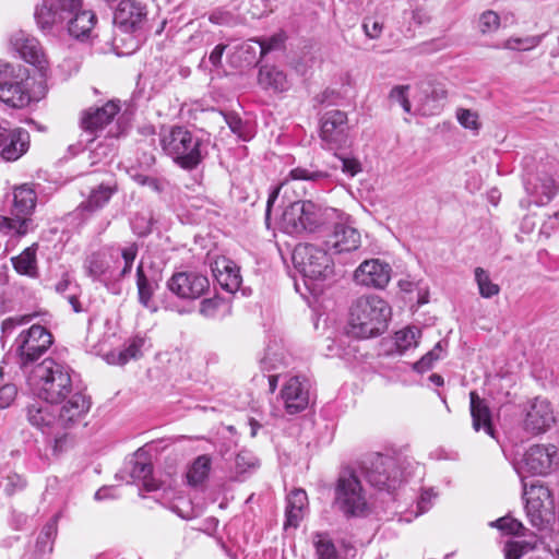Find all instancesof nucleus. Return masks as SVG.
Listing matches in <instances>:
<instances>
[{"instance_id": "obj_23", "label": "nucleus", "mask_w": 559, "mask_h": 559, "mask_svg": "<svg viewBox=\"0 0 559 559\" xmlns=\"http://www.w3.org/2000/svg\"><path fill=\"white\" fill-rule=\"evenodd\" d=\"M326 246L334 253L356 251L361 245L360 233L348 223L338 222L326 238Z\"/></svg>"}, {"instance_id": "obj_38", "label": "nucleus", "mask_w": 559, "mask_h": 559, "mask_svg": "<svg viewBox=\"0 0 559 559\" xmlns=\"http://www.w3.org/2000/svg\"><path fill=\"white\" fill-rule=\"evenodd\" d=\"M210 471L211 457L205 454L198 456L187 473L189 485L198 486L202 484L207 478Z\"/></svg>"}, {"instance_id": "obj_47", "label": "nucleus", "mask_w": 559, "mask_h": 559, "mask_svg": "<svg viewBox=\"0 0 559 559\" xmlns=\"http://www.w3.org/2000/svg\"><path fill=\"white\" fill-rule=\"evenodd\" d=\"M491 526L511 535H524L523 524L510 516H503L491 523Z\"/></svg>"}, {"instance_id": "obj_40", "label": "nucleus", "mask_w": 559, "mask_h": 559, "mask_svg": "<svg viewBox=\"0 0 559 559\" xmlns=\"http://www.w3.org/2000/svg\"><path fill=\"white\" fill-rule=\"evenodd\" d=\"M145 345V337L134 336L130 338L126 344L124 348L118 353V359L116 360L119 365H124L131 359H138L142 356V348Z\"/></svg>"}, {"instance_id": "obj_56", "label": "nucleus", "mask_w": 559, "mask_h": 559, "mask_svg": "<svg viewBox=\"0 0 559 559\" xmlns=\"http://www.w3.org/2000/svg\"><path fill=\"white\" fill-rule=\"evenodd\" d=\"M528 545L523 542H510L504 547L506 559H520L527 550Z\"/></svg>"}, {"instance_id": "obj_43", "label": "nucleus", "mask_w": 559, "mask_h": 559, "mask_svg": "<svg viewBox=\"0 0 559 559\" xmlns=\"http://www.w3.org/2000/svg\"><path fill=\"white\" fill-rule=\"evenodd\" d=\"M57 535V522L50 520L41 530L36 546L40 552H49L52 550V542Z\"/></svg>"}, {"instance_id": "obj_14", "label": "nucleus", "mask_w": 559, "mask_h": 559, "mask_svg": "<svg viewBox=\"0 0 559 559\" xmlns=\"http://www.w3.org/2000/svg\"><path fill=\"white\" fill-rule=\"evenodd\" d=\"M167 288L181 299H198L209 290L210 282L198 271H181L171 275Z\"/></svg>"}, {"instance_id": "obj_27", "label": "nucleus", "mask_w": 559, "mask_h": 559, "mask_svg": "<svg viewBox=\"0 0 559 559\" xmlns=\"http://www.w3.org/2000/svg\"><path fill=\"white\" fill-rule=\"evenodd\" d=\"M158 286L159 277L156 274H146L143 262H140L136 266L138 298L139 302L151 311L157 310L153 297L155 292L158 289Z\"/></svg>"}, {"instance_id": "obj_19", "label": "nucleus", "mask_w": 559, "mask_h": 559, "mask_svg": "<svg viewBox=\"0 0 559 559\" xmlns=\"http://www.w3.org/2000/svg\"><path fill=\"white\" fill-rule=\"evenodd\" d=\"M29 147V134L22 128L0 126V157L5 162L17 160Z\"/></svg>"}, {"instance_id": "obj_60", "label": "nucleus", "mask_w": 559, "mask_h": 559, "mask_svg": "<svg viewBox=\"0 0 559 559\" xmlns=\"http://www.w3.org/2000/svg\"><path fill=\"white\" fill-rule=\"evenodd\" d=\"M432 497H435V495L430 489L424 490L421 492L418 504H417L419 513H424L430 508V502H431Z\"/></svg>"}, {"instance_id": "obj_62", "label": "nucleus", "mask_w": 559, "mask_h": 559, "mask_svg": "<svg viewBox=\"0 0 559 559\" xmlns=\"http://www.w3.org/2000/svg\"><path fill=\"white\" fill-rule=\"evenodd\" d=\"M412 20L417 24V25H424L426 23H428L430 21V15L429 13L424 10V9H415L413 12H412Z\"/></svg>"}, {"instance_id": "obj_32", "label": "nucleus", "mask_w": 559, "mask_h": 559, "mask_svg": "<svg viewBox=\"0 0 559 559\" xmlns=\"http://www.w3.org/2000/svg\"><path fill=\"white\" fill-rule=\"evenodd\" d=\"M37 245L33 243L31 247L24 249L19 255L12 258L14 270L21 275L36 277L38 274L37 269Z\"/></svg>"}, {"instance_id": "obj_61", "label": "nucleus", "mask_w": 559, "mask_h": 559, "mask_svg": "<svg viewBox=\"0 0 559 559\" xmlns=\"http://www.w3.org/2000/svg\"><path fill=\"white\" fill-rule=\"evenodd\" d=\"M167 186V182L163 179L156 178V177H150V179H146V186L148 189L156 193L164 192L165 188Z\"/></svg>"}, {"instance_id": "obj_35", "label": "nucleus", "mask_w": 559, "mask_h": 559, "mask_svg": "<svg viewBox=\"0 0 559 559\" xmlns=\"http://www.w3.org/2000/svg\"><path fill=\"white\" fill-rule=\"evenodd\" d=\"M525 501L526 515L531 524L537 528H543L555 506H548L535 499H525Z\"/></svg>"}, {"instance_id": "obj_36", "label": "nucleus", "mask_w": 559, "mask_h": 559, "mask_svg": "<svg viewBox=\"0 0 559 559\" xmlns=\"http://www.w3.org/2000/svg\"><path fill=\"white\" fill-rule=\"evenodd\" d=\"M259 83L264 87L273 88L276 92H283L288 87L284 72L274 67H263L260 69Z\"/></svg>"}, {"instance_id": "obj_42", "label": "nucleus", "mask_w": 559, "mask_h": 559, "mask_svg": "<svg viewBox=\"0 0 559 559\" xmlns=\"http://www.w3.org/2000/svg\"><path fill=\"white\" fill-rule=\"evenodd\" d=\"M544 35H534L526 37H510L503 44V48L510 50H520L526 51L537 47L542 40Z\"/></svg>"}, {"instance_id": "obj_33", "label": "nucleus", "mask_w": 559, "mask_h": 559, "mask_svg": "<svg viewBox=\"0 0 559 559\" xmlns=\"http://www.w3.org/2000/svg\"><path fill=\"white\" fill-rule=\"evenodd\" d=\"M153 465L150 462L133 461L130 468V477L134 481H142L146 491H155L160 484L152 477Z\"/></svg>"}, {"instance_id": "obj_9", "label": "nucleus", "mask_w": 559, "mask_h": 559, "mask_svg": "<svg viewBox=\"0 0 559 559\" xmlns=\"http://www.w3.org/2000/svg\"><path fill=\"white\" fill-rule=\"evenodd\" d=\"M367 481L380 490H394L402 481V471L397 459L373 453L361 464Z\"/></svg>"}, {"instance_id": "obj_31", "label": "nucleus", "mask_w": 559, "mask_h": 559, "mask_svg": "<svg viewBox=\"0 0 559 559\" xmlns=\"http://www.w3.org/2000/svg\"><path fill=\"white\" fill-rule=\"evenodd\" d=\"M527 192L536 197L537 204H547L557 193L558 185L551 176L543 175L536 178V182L532 185L530 181L525 183Z\"/></svg>"}, {"instance_id": "obj_18", "label": "nucleus", "mask_w": 559, "mask_h": 559, "mask_svg": "<svg viewBox=\"0 0 559 559\" xmlns=\"http://www.w3.org/2000/svg\"><path fill=\"white\" fill-rule=\"evenodd\" d=\"M554 424V411L548 400L535 397L528 403L523 421L526 432L537 436L546 432Z\"/></svg>"}, {"instance_id": "obj_11", "label": "nucleus", "mask_w": 559, "mask_h": 559, "mask_svg": "<svg viewBox=\"0 0 559 559\" xmlns=\"http://www.w3.org/2000/svg\"><path fill=\"white\" fill-rule=\"evenodd\" d=\"M52 342L51 333L39 324H33L23 330L15 340L21 364L27 365L39 359L50 348Z\"/></svg>"}, {"instance_id": "obj_63", "label": "nucleus", "mask_w": 559, "mask_h": 559, "mask_svg": "<svg viewBox=\"0 0 559 559\" xmlns=\"http://www.w3.org/2000/svg\"><path fill=\"white\" fill-rule=\"evenodd\" d=\"M282 44V40L277 37H272L267 40L260 41L261 53L265 55L266 52L276 49Z\"/></svg>"}, {"instance_id": "obj_4", "label": "nucleus", "mask_w": 559, "mask_h": 559, "mask_svg": "<svg viewBox=\"0 0 559 559\" xmlns=\"http://www.w3.org/2000/svg\"><path fill=\"white\" fill-rule=\"evenodd\" d=\"M391 314V307L381 297L361 296L350 308L348 334L358 338L378 336L386 330Z\"/></svg>"}, {"instance_id": "obj_5", "label": "nucleus", "mask_w": 559, "mask_h": 559, "mask_svg": "<svg viewBox=\"0 0 559 559\" xmlns=\"http://www.w3.org/2000/svg\"><path fill=\"white\" fill-rule=\"evenodd\" d=\"M293 263L302 275L307 289L317 295L322 292L321 282L333 275V262L328 252L311 243H299L293 251Z\"/></svg>"}, {"instance_id": "obj_20", "label": "nucleus", "mask_w": 559, "mask_h": 559, "mask_svg": "<svg viewBox=\"0 0 559 559\" xmlns=\"http://www.w3.org/2000/svg\"><path fill=\"white\" fill-rule=\"evenodd\" d=\"M147 11L138 0H121L115 11L114 22L123 32H136L146 21Z\"/></svg>"}, {"instance_id": "obj_55", "label": "nucleus", "mask_w": 559, "mask_h": 559, "mask_svg": "<svg viewBox=\"0 0 559 559\" xmlns=\"http://www.w3.org/2000/svg\"><path fill=\"white\" fill-rule=\"evenodd\" d=\"M336 157L341 160V168L345 175L354 177L362 170L361 164L357 158L338 155H336Z\"/></svg>"}, {"instance_id": "obj_51", "label": "nucleus", "mask_w": 559, "mask_h": 559, "mask_svg": "<svg viewBox=\"0 0 559 559\" xmlns=\"http://www.w3.org/2000/svg\"><path fill=\"white\" fill-rule=\"evenodd\" d=\"M362 31L365 35L370 39H377L381 36L383 31V23L380 21L373 19V17H366L362 22Z\"/></svg>"}, {"instance_id": "obj_24", "label": "nucleus", "mask_w": 559, "mask_h": 559, "mask_svg": "<svg viewBox=\"0 0 559 559\" xmlns=\"http://www.w3.org/2000/svg\"><path fill=\"white\" fill-rule=\"evenodd\" d=\"M211 269L214 278L218 285L227 293H236L242 283L239 266L226 257H217L212 263Z\"/></svg>"}, {"instance_id": "obj_8", "label": "nucleus", "mask_w": 559, "mask_h": 559, "mask_svg": "<svg viewBox=\"0 0 559 559\" xmlns=\"http://www.w3.org/2000/svg\"><path fill=\"white\" fill-rule=\"evenodd\" d=\"M80 0H40L34 8L37 28L47 36H57L64 31L66 20L78 9Z\"/></svg>"}, {"instance_id": "obj_57", "label": "nucleus", "mask_w": 559, "mask_h": 559, "mask_svg": "<svg viewBox=\"0 0 559 559\" xmlns=\"http://www.w3.org/2000/svg\"><path fill=\"white\" fill-rule=\"evenodd\" d=\"M219 307L216 298H205L200 304L199 312L205 318H214Z\"/></svg>"}, {"instance_id": "obj_28", "label": "nucleus", "mask_w": 559, "mask_h": 559, "mask_svg": "<svg viewBox=\"0 0 559 559\" xmlns=\"http://www.w3.org/2000/svg\"><path fill=\"white\" fill-rule=\"evenodd\" d=\"M469 400L474 430L479 431L484 429L488 436L496 438L495 429L491 425V413L486 401L480 399L475 391L469 392Z\"/></svg>"}, {"instance_id": "obj_45", "label": "nucleus", "mask_w": 559, "mask_h": 559, "mask_svg": "<svg viewBox=\"0 0 559 559\" xmlns=\"http://www.w3.org/2000/svg\"><path fill=\"white\" fill-rule=\"evenodd\" d=\"M443 352V343L438 342L435 347L424 355L418 361L414 364V370L425 372L429 370L433 362L441 358Z\"/></svg>"}, {"instance_id": "obj_39", "label": "nucleus", "mask_w": 559, "mask_h": 559, "mask_svg": "<svg viewBox=\"0 0 559 559\" xmlns=\"http://www.w3.org/2000/svg\"><path fill=\"white\" fill-rule=\"evenodd\" d=\"M474 276L483 298L489 299L499 295L500 286L491 281L488 271L478 266L474 270Z\"/></svg>"}, {"instance_id": "obj_10", "label": "nucleus", "mask_w": 559, "mask_h": 559, "mask_svg": "<svg viewBox=\"0 0 559 559\" xmlns=\"http://www.w3.org/2000/svg\"><path fill=\"white\" fill-rule=\"evenodd\" d=\"M322 224L321 209L311 201H297L285 207L280 225L289 235L316 231Z\"/></svg>"}, {"instance_id": "obj_17", "label": "nucleus", "mask_w": 559, "mask_h": 559, "mask_svg": "<svg viewBox=\"0 0 559 559\" xmlns=\"http://www.w3.org/2000/svg\"><path fill=\"white\" fill-rule=\"evenodd\" d=\"M392 267L380 259L365 260L354 272V282L357 285L383 289L391 280Z\"/></svg>"}, {"instance_id": "obj_16", "label": "nucleus", "mask_w": 559, "mask_h": 559, "mask_svg": "<svg viewBox=\"0 0 559 559\" xmlns=\"http://www.w3.org/2000/svg\"><path fill=\"white\" fill-rule=\"evenodd\" d=\"M12 49L27 63L34 66L43 74L48 69V60L39 40L23 31L15 32L10 37Z\"/></svg>"}, {"instance_id": "obj_49", "label": "nucleus", "mask_w": 559, "mask_h": 559, "mask_svg": "<svg viewBox=\"0 0 559 559\" xmlns=\"http://www.w3.org/2000/svg\"><path fill=\"white\" fill-rule=\"evenodd\" d=\"M408 91L409 85H396L394 86L389 94V99L391 103H397L402 106L403 110L407 114L411 112V102L408 99Z\"/></svg>"}, {"instance_id": "obj_59", "label": "nucleus", "mask_w": 559, "mask_h": 559, "mask_svg": "<svg viewBox=\"0 0 559 559\" xmlns=\"http://www.w3.org/2000/svg\"><path fill=\"white\" fill-rule=\"evenodd\" d=\"M227 48L226 45L224 44H218L214 47V49L212 50V52L210 53L209 56V60L210 62L214 66V67H219L222 64V57H223V53L225 51V49Z\"/></svg>"}, {"instance_id": "obj_7", "label": "nucleus", "mask_w": 559, "mask_h": 559, "mask_svg": "<svg viewBox=\"0 0 559 559\" xmlns=\"http://www.w3.org/2000/svg\"><path fill=\"white\" fill-rule=\"evenodd\" d=\"M36 193L27 185L16 187L13 191V200L10 216L0 215V231L5 235H26L32 226V214L36 206Z\"/></svg>"}, {"instance_id": "obj_29", "label": "nucleus", "mask_w": 559, "mask_h": 559, "mask_svg": "<svg viewBox=\"0 0 559 559\" xmlns=\"http://www.w3.org/2000/svg\"><path fill=\"white\" fill-rule=\"evenodd\" d=\"M308 506V496L304 489H294L287 497L286 504V520L284 522V528L298 527L300 521L304 518L305 509Z\"/></svg>"}, {"instance_id": "obj_34", "label": "nucleus", "mask_w": 559, "mask_h": 559, "mask_svg": "<svg viewBox=\"0 0 559 559\" xmlns=\"http://www.w3.org/2000/svg\"><path fill=\"white\" fill-rule=\"evenodd\" d=\"M316 559H340V552L328 533L312 534Z\"/></svg>"}, {"instance_id": "obj_37", "label": "nucleus", "mask_w": 559, "mask_h": 559, "mask_svg": "<svg viewBox=\"0 0 559 559\" xmlns=\"http://www.w3.org/2000/svg\"><path fill=\"white\" fill-rule=\"evenodd\" d=\"M257 467L258 460L253 453L248 450H241L235 457L231 479L242 481L246 478V474L254 471Z\"/></svg>"}, {"instance_id": "obj_64", "label": "nucleus", "mask_w": 559, "mask_h": 559, "mask_svg": "<svg viewBox=\"0 0 559 559\" xmlns=\"http://www.w3.org/2000/svg\"><path fill=\"white\" fill-rule=\"evenodd\" d=\"M229 19V15L227 12L224 11H213L209 15V21L213 24H225Z\"/></svg>"}, {"instance_id": "obj_26", "label": "nucleus", "mask_w": 559, "mask_h": 559, "mask_svg": "<svg viewBox=\"0 0 559 559\" xmlns=\"http://www.w3.org/2000/svg\"><path fill=\"white\" fill-rule=\"evenodd\" d=\"M116 190V187L103 183L97 188H94L88 198L81 202V204L75 209L72 214L73 217L80 219L81 223H84L109 202Z\"/></svg>"}, {"instance_id": "obj_3", "label": "nucleus", "mask_w": 559, "mask_h": 559, "mask_svg": "<svg viewBox=\"0 0 559 559\" xmlns=\"http://www.w3.org/2000/svg\"><path fill=\"white\" fill-rule=\"evenodd\" d=\"M163 153L183 170L197 169L209 154V139L183 126H173L159 136Z\"/></svg>"}, {"instance_id": "obj_50", "label": "nucleus", "mask_w": 559, "mask_h": 559, "mask_svg": "<svg viewBox=\"0 0 559 559\" xmlns=\"http://www.w3.org/2000/svg\"><path fill=\"white\" fill-rule=\"evenodd\" d=\"M25 486L26 481L24 478L15 473H11L4 478L3 488L8 496H12L24 489Z\"/></svg>"}, {"instance_id": "obj_2", "label": "nucleus", "mask_w": 559, "mask_h": 559, "mask_svg": "<svg viewBox=\"0 0 559 559\" xmlns=\"http://www.w3.org/2000/svg\"><path fill=\"white\" fill-rule=\"evenodd\" d=\"M135 242L123 247L111 245L88 254L83 263L85 274L111 294H118V283L130 275L138 255Z\"/></svg>"}, {"instance_id": "obj_54", "label": "nucleus", "mask_w": 559, "mask_h": 559, "mask_svg": "<svg viewBox=\"0 0 559 559\" xmlns=\"http://www.w3.org/2000/svg\"><path fill=\"white\" fill-rule=\"evenodd\" d=\"M17 395V388L13 383H5L0 386V408L9 407Z\"/></svg>"}, {"instance_id": "obj_13", "label": "nucleus", "mask_w": 559, "mask_h": 559, "mask_svg": "<svg viewBox=\"0 0 559 559\" xmlns=\"http://www.w3.org/2000/svg\"><path fill=\"white\" fill-rule=\"evenodd\" d=\"M0 100L13 108H23L31 102L27 83L13 78L10 63L0 60Z\"/></svg>"}, {"instance_id": "obj_41", "label": "nucleus", "mask_w": 559, "mask_h": 559, "mask_svg": "<svg viewBox=\"0 0 559 559\" xmlns=\"http://www.w3.org/2000/svg\"><path fill=\"white\" fill-rule=\"evenodd\" d=\"M522 483L525 499H535L538 502H544L548 506H555L551 491L548 487L544 486L538 480L533 481L530 487H527V484L524 480Z\"/></svg>"}, {"instance_id": "obj_12", "label": "nucleus", "mask_w": 559, "mask_h": 559, "mask_svg": "<svg viewBox=\"0 0 559 559\" xmlns=\"http://www.w3.org/2000/svg\"><path fill=\"white\" fill-rule=\"evenodd\" d=\"M348 119L347 114L333 109L321 117L320 139L326 150H341L348 145Z\"/></svg>"}, {"instance_id": "obj_48", "label": "nucleus", "mask_w": 559, "mask_h": 559, "mask_svg": "<svg viewBox=\"0 0 559 559\" xmlns=\"http://www.w3.org/2000/svg\"><path fill=\"white\" fill-rule=\"evenodd\" d=\"M499 26L500 17L496 12L488 10L480 14L478 20V29L481 34L496 32Z\"/></svg>"}, {"instance_id": "obj_30", "label": "nucleus", "mask_w": 559, "mask_h": 559, "mask_svg": "<svg viewBox=\"0 0 559 559\" xmlns=\"http://www.w3.org/2000/svg\"><path fill=\"white\" fill-rule=\"evenodd\" d=\"M48 404L49 403L40 399L27 405L26 417L32 426L44 429L50 427L55 421L59 423V417H56L51 411V406ZM60 424L62 423L60 421Z\"/></svg>"}, {"instance_id": "obj_58", "label": "nucleus", "mask_w": 559, "mask_h": 559, "mask_svg": "<svg viewBox=\"0 0 559 559\" xmlns=\"http://www.w3.org/2000/svg\"><path fill=\"white\" fill-rule=\"evenodd\" d=\"M223 117H224L225 122L228 124V127L233 131V133H235L239 136H242L243 123H242V120L238 117V115L228 112V114H223Z\"/></svg>"}, {"instance_id": "obj_46", "label": "nucleus", "mask_w": 559, "mask_h": 559, "mask_svg": "<svg viewBox=\"0 0 559 559\" xmlns=\"http://www.w3.org/2000/svg\"><path fill=\"white\" fill-rule=\"evenodd\" d=\"M288 176L293 180H308L312 182H319L330 177L326 171L311 170L305 167H296L292 169Z\"/></svg>"}, {"instance_id": "obj_22", "label": "nucleus", "mask_w": 559, "mask_h": 559, "mask_svg": "<svg viewBox=\"0 0 559 559\" xmlns=\"http://www.w3.org/2000/svg\"><path fill=\"white\" fill-rule=\"evenodd\" d=\"M281 397L286 412L290 415L305 411L309 405V383L300 377H292L284 384Z\"/></svg>"}, {"instance_id": "obj_6", "label": "nucleus", "mask_w": 559, "mask_h": 559, "mask_svg": "<svg viewBox=\"0 0 559 559\" xmlns=\"http://www.w3.org/2000/svg\"><path fill=\"white\" fill-rule=\"evenodd\" d=\"M333 507L346 519L365 516L369 512L366 491L353 468H343L335 483Z\"/></svg>"}, {"instance_id": "obj_53", "label": "nucleus", "mask_w": 559, "mask_h": 559, "mask_svg": "<svg viewBox=\"0 0 559 559\" xmlns=\"http://www.w3.org/2000/svg\"><path fill=\"white\" fill-rule=\"evenodd\" d=\"M31 316H19L7 318L1 324V332L3 336H10L15 328L28 323Z\"/></svg>"}, {"instance_id": "obj_21", "label": "nucleus", "mask_w": 559, "mask_h": 559, "mask_svg": "<svg viewBox=\"0 0 559 559\" xmlns=\"http://www.w3.org/2000/svg\"><path fill=\"white\" fill-rule=\"evenodd\" d=\"M96 23V14L92 10L84 9L83 0H80L79 8L68 15L64 31L75 40L87 41L93 36Z\"/></svg>"}, {"instance_id": "obj_25", "label": "nucleus", "mask_w": 559, "mask_h": 559, "mask_svg": "<svg viewBox=\"0 0 559 559\" xmlns=\"http://www.w3.org/2000/svg\"><path fill=\"white\" fill-rule=\"evenodd\" d=\"M119 109L114 102H108L103 107L90 108L81 118V127L85 132L96 135L110 124Z\"/></svg>"}, {"instance_id": "obj_1", "label": "nucleus", "mask_w": 559, "mask_h": 559, "mask_svg": "<svg viewBox=\"0 0 559 559\" xmlns=\"http://www.w3.org/2000/svg\"><path fill=\"white\" fill-rule=\"evenodd\" d=\"M31 382L36 394L45 402H64L59 412V421L63 426L78 421L90 409V400L82 392H73L69 368L53 359L47 358L36 366Z\"/></svg>"}, {"instance_id": "obj_44", "label": "nucleus", "mask_w": 559, "mask_h": 559, "mask_svg": "<svg viewBox=\"0 0 559 559\" xmlns=\"http://www.w3.org/2000/svg\"><path fill=\"white\" fill-rule=\"evenodd\" d=\"M420 334L419 330L414 328H406L395 333V344L400 353H404L411 347L417 346V337Z\"/></svg>"}, {"instance_id": "obj_15", "label": "nucleus", "mask_w": 559, "mask_h": 559, "mask_svg": "<svg viewBox=\"0 0 559 559\" xmlns=\"http://www.w3.org/2000/svg\"><path fill=\"white\" fill-rule=\"evenodd\" d=\"M555 455V445H532L524 453L521 461H519L515 465V469L522 481L528 475L533 476L547 474L552 466Z\"/></svg>"}, {"instance_id": "obj_52", "label": "nucleus", "mask_w": 559, "mask_h": 559, "mask_svg": "<svg viewBox=\"0 0 559 559\" xmlns=\"http://www.w3.org/2000/svg\"><path fill=\"white\" fill-rule=\"evenodd\" d=\"M459 122L466 129L477 130L479 128L478 116L469 109H459L456 112Z\"/></svg>"}]
</instances>
